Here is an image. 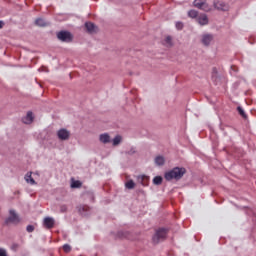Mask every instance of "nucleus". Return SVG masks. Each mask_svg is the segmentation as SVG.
Wrapping results in <instances>:
<instances>
[{"label": "nucleus", "instance_id": "4468645a", "mask_svg": "<svg viewBox=\"0 0 256 256\" xmlns=\"http://www.w3.org/2000/svg\"><path fill=\"white\" fill-rule=\"evenodd\" d=\"M99 141H100V143L107 145V143H109L111 141V136H109V133L100 134Z\"/></svg>", "mask_w": 256, "mask_h": 256}, {"label": "nucleus", "instance_id": "f704fd0d", "mask_svg": "<svg viewBox=\"0 0 256 256\" xmlns=\"http://www.w3.org/2000/svg\"><path fill=\"white\" fill-rule=\"evenodd\" d=\"M60 211H61V213L67 212V206H66V205H62V206L60 207Z\"/></svg>", "mask_w": 256, "mask_h": 256}, {"label": "nucleus", "instance_id": "0eeeda50", "mask_svg": "<svg viewBox=\"0 0 256 256\" xmlns=\"http://www.w3.org/2000/svg\"><path fill=\"white\" fill-rule=\"evenodd\" d=\"M78 213L82 215V217H88V215H91V207L88 205H79L77 206Z\"/></svg>", "mask_w": 256, "mask_h": 256}, {"label": "nucleus", "instance_id": "bb28decb", "mask_svg": "<svg viewBox=\"0 0 256 256\" xmlns=\"http://www.w3.org/2000/svg\"><path fill=\"white\" fill-rule=\"evenodd\" d=\"M164 42L166 43V45H173L171 36H167Z\"/></svg>", "mask_w": 256, "mask_h": 256}, {"label": "nucleus", "instance_id": "f257e3e1", "mask_svg": "<svg viewBox=\"0 0 256 256\" xmlns=\"http://www.w3.org/2000/svg\"><path fill=\"white\" fill-rule=\"evenodd\" d=\"M185 173H187L185 167H174L172 170L165 172L164 179H166V181H173V179L175 181H181Z\"/></svg>", "mask_w": 256, "mask_h": 256}, {"label": "nucleus", "instance_id": "dca6fc26", "mask_svg": "<svg viewBox=\"0 0 256 256\" xmlns=\"http://www.w3.org/2000/svg\"><path fill=\"white\" fill-rule=\"evenodd\" d=\"M154 162L158 167H163V165H165V157L156 156Z\"/></svg>", "mask_w": 256, "mask_h": 256}, {"label": "nucleus", "instance_id": "f03ea898", "mask_svg": "<svg viewBox=\"0 0 256 256\" xmlns=\"http://www.w3.org/2000/svg\"><path fill=\"white\" fill-rule=\"evenodd\" d=\"M167 233H169V229L167 228H159L156 230L154 236L152 237V241L155 245L161 243V241H165L167 239Z\"/></svg>", "mask_w": 256, "mask_h": 256}, {"label": "nucleus", "instance_id": "cd10ccee", "mask_svg": "<svg viewBox=\"0 0 256 256\" xmlns=\"http://www.w3.org/2000/svg\"><path fill=\"white\" fill-rule=\"evenodd\" d=\"M212 80L217 81V68H213L212 71Z\"/></svg>", "mask_w": 256, "mask_h": 256}, {"label": "nucleus", "instance_id": "c9c22d12", "mask_svg": "<svg viewBox=\"0 0 256 256\" xmlns=\"http://www.w3.org/2000/svg\"><path fill=\"white\" fill-rule=\"evenodd\" d=\"M4 25H5V22L0 20V29H3Z\"/></svg>", "mask_w": 256, "mask_h": 256}, {"label": "nucleus", "instance_id": "7c9ffc66", "mask_svg": "<svg viewBox=\"0 0 256 256\" xmlns=\"http://www.w3.org/2000/svg\"><path fill=\"white\" fill-rule=\"evenodd\" d=\"M183 27H184L183 22H176V29H178V31H181Z\"/></svg>", "mask_w": 256, "mask_h": 256}, {"label": "nucleus", "instance_id": "2eb2a0df", "mask_svg": "<svg viewBox=\"0 0 256 256\" xmlns=\"http://www.w3.org/2000/svg\"><path fill=\"white\" fill-rule=\"evenodd\" d=\"M26 183H29L30 185H37V182L35 179H33L32 173L28 172L24 177Z\"/></svg>", "mask_w": 256, "mask_h": 256}, {"label": "nucleus", "instance_id": "423d86ee", "mask_svg": "<svg viewBox=\"0 0 256 256\" xmlns=\"http://www.w3.org/2000/svg\"><path fill=\"white\" fill-rule=\"evenodd\" d=\"M214 39L215 36L213 34H203L201 38V43L204 45V47H209V45L213 43Z\"/></svg>", "mask_w": 256, "mask_h": 256}, {"label": "nucleus", "instance_id": "9b49d317", "mask_svg": "<svg viewBox=\"0 0 256 256\" xmlns=\"http://www.w3.org/2000/svg\"><path fill=\"white\" fill-rule=\"evenodd\" d=\"M197 22L199 25H209V18L207 17V14H201L200 16L197 17Z\"/></svg>", "mask_w": 256, "mask_h": 256}, {"label": "nucleus", "instance_id": "a878e982", "mask_svg": "<svg viewBox=\"0 0 256 256\" xmlns=\"http://www.w3.org/2000/svg\"><path fill=\"white\" fill-rule=\"evenodd\" d=\"M118 237H120V239H127L129 237V232L119 231Z\"/></svg>", "mask_w": 256, "mask_h": 256}, {"label": "nucleus", "instance_id": "f3484780", "mask_svg": "<svg viewBox=\"0 0 256 256\" xmlns=\"http://www.w3.org/2000/svg\"><path fill=\"white\" fill-rule=\"evenodd\" d=\"M122 139H123V138L121 137V135L115 136L114 139L112 140V145H113V147H117V145H120Z\"/></svg>", "mask_w": 256, "mask_h": 256}, {"label": "nucleus", "instance_id": "2f4dec72", "mask_svg": "<svg viewBox=\"0 0 256 256\" xmlns=\"http://www.w3.org/2000/svg\"><path fill=\"white\" fill-rule=\"evenodd\" d=\"M135 153H136V151H135V148H130V150H128L127 152H126V154L127 155H135Z\"/></svg>", "mask_w": 256, "mask_h": 256}, {"label": "nucleus", "instance_id": "a211bd4d", "mask_svg": "<svg viewBox=\"0 0 256 256\" xmlns=\"http://www.w3.org/2000/svg\"><path fill=\"white\" fill-rule=\"evenodd\" d=\"M83 186V183L79 180H74L72 183H71V188L72 189H80V187Z\"/></svg>", "mask_w": 256, "mask_h": 256}, {"label": "nucleus", "instance_id": "20e7f679", "mask_svg": "<svg viewBox=\"0 0 256 256\" xmlns=\"http://www.w3.org/2000/svg\"><path fill=\"white\" fill-rule=\"evenodd\" d=\"M20 222L21 218H19L17 212H15V210H10L9 217L5 219V224L9 225V223H12L13 225H19Z\"/></svg>", "mask_w": 256, "mask_h": 256}, {"label": "nucleus", "instance_id": "f8f14e48", "mask_svg": "<svg viewBox=\"0 0 256 256\" xmlns=\"http://www.w3.org/2000/svg\"><path fill=\"white\" fill-rule=\"evenodd\" d=\"M22 122L25 125H31V123H33V112H27L26 116L22 118Z\"/></svg>", "mask_w": 256, "mask_h": 256}, {"label": "nucleus", "instance_id": "6ab92c4d", "mask_svg": "<svg viewBox=\"0 0 256 256\" xmlns=\"http://www.w3.org/2000/svg\"><path fill=\"white\" fill-rule=\"evenodd\" d=\"M35 25H37L38 27H46L47 23H45V20L43 18H37L35 20Z\"/></svg>", "mask_w": 256, "mask_h": 256}, {"label": "nucleus", "instance_id": "aec40b11", "mask_svg": "<svg viewBox=\"0 0 256 256\" xmlns=\"http://www.w3.org/2000/svg\"><path fill=\"white\" fill-rule=\"evenodd\" d=\"M188 17L191 19H197V17H199V12L197 10H190L188 11Z\"/></svg>", "mask_w": 256, "mask_h": 256}, {"label": "nucleus", "instance_id": "6e6552de", "mask_svg": "<svg viewBox=\"0 0 256 256\" xmlns=\"http://www.w3.org/2000/svg\"><path fill=\"white\" fill-rule=\"evenodd\" d=\"M43 226L46 229H53V227H55V219H53V217H46V218H44Z\"/></svg>", "mask_w": 256, "mask_h": 256}, {"label": "nucleus", "instance_id": "1a4fd4ad", "mask_svg": "<svg viewBox=\"0 0 256 256\" xmlns=\"http://www.w3.org/2000/svg\"><path fill=\"white\" fill-rule=\"evenodd\" d=\"M213 7L217 9V11H227V4L223 1H214Z\"/></svg>", "mask_w": 256, "mask_h": 256}, {"label": "nucleus", "instance_id": "7ed1b4c3", "mask_svg": "<svg viewBox=\"0 0 256 256\" xmlns=\"http://www.w3.org/2000/svg\"><path fill=\"white\" fill-rule=\"evenodd\" d=\"M56 37L62 43L73 42V34L67 30H61L60 32H57Z\"/></svg>", "mask_w": 256, "mask_h": 256}, {"label": "nucleus", "instance_id": "b1692460", "mask_svg": "<svg viewBox=\"0 0 256 256\" xmlns=\"http://www.w3.org/2000/svg\"><path fill=\"white\" fill-rule=\"evenodd\" d=\"M237 111H238L239 115H241V117H243V119H247V114L245 113V110H243V108L241 106L237 107Z\"/></svg>", "mask_w": 256, "mask_h": 256}, {"label": "nucleus", "instance_id": "473e14b6", "mask_svg": "<svg viewBox=\"0 0 256 256\" xmlns=\"http://www.w3.org/2000/svg\"><path fill=\"white\" fill-rule=\"evenodd\" d=\"M0 256H7V250L4 248H0Z\"/></svg>", "mask_w": 256, "mask_h": 256}, {"label": "nucleus", "instance_id": "ddd939ff", "mask_svg": "<svg viewBox=\"0 0 256 256\" xmlns=\"http://www.w3.org/2000/svg\"><path fill=\"white\" fill-rule=\"evenodd\" d=\"M137 181L138 183H140V185H142V187H147L149 185L148 176H145V175L138 176Z\"/></svg>", "mask_w": 256, "mask_h": 256}, {"label": "nucleus", "instance_id": "9d476101", "mask_svg": "<svg viewBox=\"0 0 256 256\" xmlns=\"http://www.w3.org/2000/svg\"><path fill=\"white\" fill-rule=\"evenodd\" d=\"M84 27L88 33H96L97 31V26L93 22H86Z\"/></svg>", "mask_w": 256, "mask_h": 256}, {"label": "nucleus", "instance_id": "412c9836", "mask_svg": "<svg viewBox=\"0 0 256 256\" xmlns=\"http://www.w3.org/2000/svg\"><path fill=\"white\" fill-rule=\"evenodd\" d=\"M204 3H205V0H194L193 5L197 9H201V7H203Z\"/></svg>", "mask_w": 256, "mask_h": 256}, {"label": "nucleus", "instance_id": "4be33fe9", "mask_svg": "<svg viewBox=\"0 0 256 256\" xmlns=\"http://www.w3.org/2000/svg\"><path fill=\"white\" fill-rule=\"evenodd\" d=\"M201 11H205L206 13H209V11H212L211 6L207 4V2L204 1L202 4V7L200 8Z\"/></svg>", "mask_w": 256, "mask_h": 256}, {"label": "nucleus", "instance_id": "393cba45", "mask_svg": "<svg viewBox=\"0 0 256 256\" xmlns=\"http://www.w3.org/2000/svg\"><path fill=\"white\" fill-rule=\"evenodd\" d=\"M126 189H135V182L133 180H129L126 184H125Z\"/></svg>", "mask_w": 256, "mask_h": 256}, {"label": "nucleus", "instance_id": "c756f323", "mask_svg": "<svg viewBox=\"0 0 256 256\" xmlns=\"http://www.w3.org/2000/svg\"><path fill=\"white\" fill-rule=\"evenodd\" d=\"M63 250L65 251V253H69V251H71V246L69 244H64Z\"/></svg>", "mask_w": 256, "mask_h": 256}, {"label": "nucleus", "instance_id": "c85d7f7f", "mask_svg": "<svg viewBox=\"0 0 256 256\" xmlns=\"http://www.w3.org/2000/svg\"><path fill=\"white\" fill-rule=\"evenodd\" d=\"M26 231H27L28 233H33V232L35 231V226H33V225H28V226L26 227Z\"/></svg>", "mask_w": 256, "mask_h": 256}, {"label": "nucleus", "instance_id": "39448f33", "mask_svg": "<svg viewBox=\"0 0 256 256\" xmlns=\"http://www.w3.org/2000/svg\"><path fill=\"white\" fill-rule=\"evenodd\" d=\"M57 137L60 141H69L71 132L66 128H61L57 131Z\"/></svg>", "mask_w": 256, "mask_h": 256}, {"label": "nucleus", "instance_id": "5701e85b", "mask_svg": "<svg viewBox=\"0 0 256 256\" xmlns=\"http://www.w3.org/2000/svg\"><path fill=\"white\" fill-rule=\"evenodd\" d=\"M163 183V177L161 176H156L153 178V184L154 185H161Z\"/></svg>", "mask_w": 256, "mask_h": 256}, {"label": "nucleus", "instance_id": "72a5a7b5", "mask_svg": "<svg viewBox=\"0 0 256 256\" xmlns=\"http://www.w3.org/2000/svg\"><path fill=\"white\" fill-rule=\"evenodd\" d=\"M11 249L12 251H17V249H19V244L17 243L12 244Z\"/></svg>", "mask_w": 256, "mask_h": 256}]
</instances>
